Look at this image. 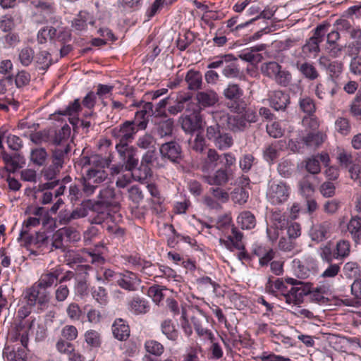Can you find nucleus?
<instances>
[{"instance_id":"obj_34","label":"nucleus","mask_w":361,"mask_h":361,"mask_svg":"<svg viewBox=\"0 0 361 361\" xmlns=\"http://www.w3.org/2000/svg\"><path fill=\"white\" fill-rule=\"evenodd\" d=\"M212 113L209 114V118L204 121V124H209V120L211 119L213 124H210L207 128V137L210 140H214L217 136L221 133L220 128H225L223 125H219L218 122L216 121L212 117Z\"/></svg>"},{"instance_id":"obj_61","label":"nucleus","mask_w":361,"mask_h":361,"mask_svg":"<svg viewBox=\"0 0 361 361\" xmlns=\"http://www.w3.org/2000/svg\"><path fill=\"white\" fill-rule=\"evenodd\" d=\"M210 192L216 200H218L220 205L227 202L229 200L228 192L221 188H212L210 189Z\"/></svg>"},{"instance_id":"obj_30","label":"nucleus","mask_w":361,"mask_h":361,"mask_svg":"<svg viewBox=\"0 0 361 361\" xmlns=\"http://www.w3.org/2000/svg\"><path fill=\"white\" fill-rule=\"evenodd\" d=\"M161 332L169 340L172 341H176L178 340L179 336L178 331L171 320L167 319L164 321L161 324Z\"/></svg>"},{"instance_id":"obj_47","label":"nucleus","mask_w":361,"mask_h":361,"mask_svg":"<svg viewBox=\"0 0 361 361\" xmlns=\"http://www.w3.org/2000/svg\"><path fill=\"white\" fill-rule=\"evenodd\" d=\"M274 14V11L271 8H265L263 11L261 10L260 13L256 17L250 19V20L246 21L245 23H242L238 24V25L235 27L236 30H241L248 26L254 21L257 20L259 18H265L270 19Z\"/></svg>"},{"instance_id":"obj_3","label":"nucleus","mask_w":361,"mask_h":361,"mask_svg":"<svg viewBox=\"0 0 361 361\" xmlns=\"http://www.w3.org/2000/svg\"><path fill=\"white\" fill-rule=\"evenodd\" d=\"M290 187L281 180H271L269 182L266 192V198L272 205L284 204L289 198Z\"/></svg>"},{"instance_id":"obj_44","label":"nucleus","mask_w":361,"mask_h":361,"mask_svg":"<svg viewBox=\"0 0 361 361\" xmlns=\"http://www.w3.org/2000/svg\"><path fill=\"white\" fill-rule=\"evenodd\" d=\"M83 164L84 166H90V168H102L104 169L105 161L101 156L98 154H92L90 157H85L83 158Z\"/></svg>"},{"instance_id":"obj_31","label":"nucleus","mask_w":361,"mask_h":361,"mask_svg":"<svg viewBox=\"0 0 361 361\" xmlns=\"http://www.w3.org/2000/svg\"><path fill=\"white\" fill-rule=\"evenodd\" d=\"M130 310L135 314H145L149 310L147 302L140 298H134L130 303Z\"/></svg>"},{"instance_id":"obj_21","label":"nucleus","mask_w":361,"mask_h":361,"mask_svg":"<svg viewBox=\"0 0 361 361\" xmlns=\"http://www.w3.org/2000/svg\"><path fill=\"white\" fill-rule=\"evenodd\" d=\"M222 74L227 78L242 79L243 78V73L240 71L237 59L233 55V59L226 63Z\"/></svg>"},{"instance_id":"obj_29","label":"nucleus","mask_w":361,"mask_h":361,"mask_svg":"<svg viewBox=\"0 0 361 361\" xmlns=\"http://www.w3.org/2000/svg\"><path fill=\"white\" fill-rule=\"evenodd\" d=\"M326 135L322 133H309L302 140L306 146L312 148L319 147L325 140Z\"/></svg>"},{"instance_id":"obj_14","label":"nucleus","mask_w":361,"mask_h":361,"mask_svg":"<svg viewBox=\"0 0 361 361\" xmlns=\"http://www.w3.org/2000/svg\"><path fill=\"white\" fill-rule=\"evenodd\" d=\"M268 99L271 107L276 111L284 110L290 102L288 94L281 90L271 92Z\"/></svg>"},{"instance_id":"obj_55","label":"nucleus","mask_w":361,"mask_h":361,"mask_svg":"<svg viewBox=\"0 0 361 361\" xmlns=\"http://www.w3.org/2000/svg\"><path fill=\"white\" fill-rule=\"evenodd\" d=\"M86 343L94 348L99 347L101 344L99 334L95 330H88L85 334Z\"/></svg>"},{"instance_id":"obj_15","label":"nucleus","mask_w":361,"mask_h":361,"mask_svg":"<svg viewBox=\"0 0 361 361\" xmlns=\"http://www.w3.org/2000/svg\"><path fill=\"white\" fill-rule=\"evenodd\" d=\"M160 153L162 157L168 158L171 161L176 162L180 158L181 149L177 142H169L161 145Z\"/></svg>"},{"instance_id":"obj_54","label":"nucleus","mask_w":361,"mask_h":361,"mask_svg":"<svg viewBox=\"0 0 361 361\" xmlns=\"http://www.w3.org/2000/svg\"><path fill=\"white\" fill-rule=\"evenodd\" d=\"M249 197V194L244 188H236L232 193V200L235 204L240 205L244 204L247 202Z\"/></svg>"},{"instance_id":"obj_64","label":"nucleus","mask_w":361,"mask_h":361,"mask_svg":"<svg viewBox=\"0 0 361 361\" xmlns=\"http://www.w3.org/2000/svg\"><path fill=\"white\" fill-rule=\"evenodd\" d=\"M47 152L42 149H35L31 152V160L37 165H42L47 159Z\"/></svg>"},{"instance_id":"obj_48","label":"nucleus","mask_w":361,"mask_h":361,"mask_svg":"<svg viewBox=\"0 0 361 361\" xmlns=\"http://www.w3.org/2000/svg\"><path fill=\"white\" fill-rule=\"evenodd\" d=\"M56 35V30L52 27H43L38 32L37 41L40 44L47 42L48 39H52Z\"/></svg>"},{"instance_id":"obj_52","label":"nucleus","mask_w":361,"mask_h":361,"mask_svg":"<svg viewBox=\"0 0 361 361\" xmlns=\"http://www.w3.org/2000/svg\"><path fill=\"white\" fill-rule=\"evenodd\" d=\"M288 221L286 216L280 212L276 211L272 213L270 225L276 226V228H285L288 226Z\"/></svg>"},{"instance_id":"obj_16","label":"nucleus","mask_w":361,"mask_h":361,"mask_svg":"<svg viewBox=\"0 0 361 361\" xmlns=\"http://www.w3.org/2000/svg\"><path fill=\"white\" fill-rule=\"evenodd\" d=\"M331 228V224L329 221H324L321 224L312 226L310 235L312 240L321 242L329 237Z\"/></svg>"},{"instance_id":"obj_2","label":"nucleus","mask_w":361,"mask_h":361,"mask_svg":"<svg viewBox=\"0 0 361 361\" xmlns=\"http://www.w3.org/2000/svg\"><path fill=\"white\" fill-rule=\"evenodd\" d=\"M226 226L231 228L232 235H228L226 239L220 238V245L230 251H233L234 249L238 250L240 251L238 254V259L240 261L248 260L249 255L245 250V246L242 242L243 233L231 224V221L229 219L226 220Z\"/></svg>"},{"instance_id":"obj_42","label":"nucleus","mask_w":361,"mask_h":361,"mask_svg":"<svg viewBox=\"0 0 361 361\" xmlns=\"http://www.w3.org/2000/svg\"><path fill=\"white\" fill-rule=\"evenodd\" d=\"M319 50V43L316 42V39H312L311 38L302 47V52L310 58L316 57Z\"/></svg>"},{"instance_id":"obj_37","label":"nucleus","mask_w":361,"mask_h":361,"mask_svg":"<svg viewBox=\"0 0 361 361\" xmlns=\"http://www.w3.org/2000/svg\"><path fill=\"white\" fill-rule=\"evenodd\" d=\"M238 57L243 61L251 63H259L263 59L261 54L254 53L250 47L242 50L238 54Z\"/></svg>"},{"instance_id":"obj_24","label":"nucleus","mask_w":361,"mask_h":361,"mask_svg":"<svg viewBox=\"0 0 361 361\" xmlns=\"http://www.w3.org/2000/svg\"><path fill=\"white\" fill-rule=\"evenodd\" d=\"M185 81L190 90H197L202 86V75L200 71L190 70L186 74Z\"/></svg>"},{"instance_id":"obj_33","label":"nucleus","mask_w":361,"mask_h":361,"mask_svg":"<svg viewBox=\"0 0 361 361\" xmlns=\"http://www.w3.org/2000/svg\"><path fill=\"white\" fill-rule=\"evenodd\" d=\"M32 4L38 12L44 15H50L55 11L54 3L52 0H38Z\"/></svg>"},{"instance_id":"obj_7","label":"nucleus","mask_w":361,"mask_h":361,"mask_svg":"<svg viewBox=\"0 0 361 361\" xmlns=\"http://www.w3.org/2000/svg\"><path fill=\"white\" fill-rule=\"evenodd\" d=\"M68 128H63L54 139V143L57 145V147L53 152L52 164L58 166L59 169L62 167L63 164L64 156L71 150L68 140L66 139V132L68 133Z\"/></svg>"},{"instance_id":"obj_58","label":"nucleus","mask_w":361,"mask_h":361,"mask_svg":"<svg viewBox=\"0 0 361 361\" xmlns=\"http://www.w3.org/2000/svg\"><path fill=\"white\" fill-rule=\"evenodd\" d=\"M37 63L39 66V68L42 70L47 69L51 64V59L50 54L47 51H42L37 55Z\"/></svg>"},{"instance_id":"obj_10","label":"nucleus","mask_w":361,"mask_h":361,"mask_svg":"<svg viewBox=\"0 0 361 361\" xmlns=\"http://www.w3.org/2000/svg\"><path fill=\"white\" fill-rule=\"evenodd\" d=\"M223 94L226 99L234 102V104L228 106L229 109L238 113L243 112L244 108L237 104L243 95V90L238 85L229 83L224 89Z\"/></svg>"},{"instance_id":"obj_50","label":"nucleus","mask_w":361,"mask_h":361,"mask_svg":"<svg viewBox=\"0 0 361 361\" xmlns=\"http://www.w3.org/2000/svg\"><path fill=\"white\" fill-rule=\"evenodd\" d=\"M34 59V51L30 47H25L20 50L18 60L24 66H27L32 62Z\"/></svg>"},{"instance_id":"obj_40","label":"nucleus","mask_w":361,"mask_h":361,"mask_svg":"<svg viewBox=\"0 0 361 361\" xmlns=\"http://www.w3.org/2000/svg\"><path fill=\"white\" fill-rule=\"evenodd\" d=\"M336 259L347 257L350 252V243L347 240H341L337 242L336 247Z\"/></svg>"},{"instance_id":"obj_43","label":"nucleus","mask_w":361,"mask_h":361,"mask_svg":"<svg viewBox=\"0 0 361 361\" xmlns=\"http://www.w3.org/2000/svg\"><path fill=\"white\" fill-rule=\"evenodd\" d=\"M145 348L147 353L155 356H160L164 350L163 345L155 340L146 341Z\"/></svg>"},{"instance_id":"obj_56","label":"nucleus","mask_w":361,"mask_h":361,"mask_svg":"<svg viewBox=\"0 0 361 361\" xmlns=\"http://www.w3.org/2000/svg\"><path fill=\"white\" fill-rule=\"evenodd\" d=\"M80 109L81 104L80 100L79 99H76L73 102L67 106L64 110H59L58 114L64 116H75L80 111Z\"/></svg>"},{"instance_id":"obj_49","label":"nucleus","mask_w":361,"mask_h":361,"mask_svg":"<svg viewBox=\"0 0 361 361\" xmlns=\"http://www.w3.org/2000/svg\"><path fill=\"white\" fill-rule=\"evenodd\" d=\"M115 197L114 189L106 187L99 191L98 195L99 202L104 204H110Z\"/></svg>"},{"instance_id":"obj_22","label":"nucleus","mask_w":361,"mask_h":361,"mask_svg":"<svg viewBox=\"0 0 361 361\" xmlns=\"http://www.w3.org/2000/svg\"><path fill=\"white\" fill-rule=\"evenodd\" d=\"M88 24H94L92 17L86 11H80L73 20L72 27L78 31H84Z\"/></svg>"},{"instance_id":"obj_6","label":"nucleus","mask_w":361,"mask_h":361,"mask_svg":"<svg viewBox=\"0 0 361 361\" xmlns=\"http://www.w3.org/2000/svg\"><path fill=\"white\" fill-rule=\"evenodd\" d=\"M137 130L133 121H126L111 130V137L116 141V145L129 144L135 138Z\"/></svg>"},{"instance_id":"obj_9","label":"nucleus","mask_w":361,"mask_h":361,"mask_svg":"<svg viewBox=\"0 0 361 361\" xmlns=\"http://www.w3.org/2000/svg\"><path fill=\"white\" fill-rule=\"evenodd\" d=\"M181 127L188 133H193L203 128V121L200 114V109L195 110L190 114H186L180 118Z\"/></svg>"},{"instance_id":"obj_12","label":"nucleus","mask_w":361,"mask_h":361,"mask_svg":"<svg viewBox=\"0 0 361 361\" xmlns=\"http://www.w3.org/2000/svg\"><path fill=\"white\" fill-rule=\"evenodd\" d=\"M63 271L61 266H56L44 272L35 283L43 289L47 290L53 285L56 284L59 278L63 274Z\"/></svg>"},{"instance_id":"obj_8","label":"nucleus","mask_w":361,"mask_h":361,"mask_svg":"<svg viewBox=\"0 0 361 361\" xmlns=\"http://www.w3.org/2000/svg\"><path fill=\"white\" fill-rule=\"evenodd\" d=\"M39 224L40 219L39 217H29L27 220L24 221L20 232V238L24 239L29 244H38L44 242L46 239V235L44 233H36L35 236L29 234L30 228L39 226Z\"/></svg>"},{"instance_id":"obj_32","label":"nucleus","mask_w":361,"mask_h":361,"mask_svg":"<svg viewBox=\"0 0 361 361\" xmlns=\"http://www.w3.org/2000/svg\"><path fill=\"white\" fill-rule=\"evenodd\" d=\"M302 288L308 290L306 295H309L312 301L317 302H324L325 300L324 294L326 293L325 288L323 286L317 287L311 289L310 286L307 284H302Z\"/></svg>"},{"instance_id":"obj_53","label":"nucleus","mask_w":361,"mask_h":361,"mask_svg":"<svg viewBox=\"0 0 361 361\" xmlns=\"http://www.w3.org/2000/svg\"><path fill=\"white\" fill-rule=\"evenodd\" d=\"M299 104L301 110L308 115H312L316 110L314 100L310 97H306L300 99Z\"/></svg>"},{"instance_id":"obj_38","label":"nucleus","mask_w":361,"mask_h":361,"mask_svg":"<svg viewBox=\"0 0 361 361\" xmlns=\"http://www.w3.org/2000/svg\"><path fill=\"white\" fill-rule=\"evenodd\" d=\"M91 295L99 305H106L108 302V294L106 290L102 286H93L91 288Z\"/></svg>"},{"instance_id":"obj_28","label":"nucleus","mask_w":361,"mask_h":361,"mask_svg":"<svg viewBox=\"0 0 361 361\" xmlns=\"http://www.w3.org/2000/svg\"><path fill=\"white\" fill-rule=\"evenodd\" d=\"M237 222L243 229H252L256 225L255 217L250 211L242 212L237 218Z\"/></svg>"},{"instance_id":"obj_17","label":"nucleus","mask_w":361,"mask_h":361,"mask_svg":"<svg viewBox=\"0 0 361 361\" xmlns=\"http://www.w3.org/2000/svg\"><path fill=\"white\" fill-rule=\"evenodd\" d=\"M346 230L355 244L361 243V217L358 215L352 216L346 225Z\"/></svg>"},{"instance_id":"obj_5","label":"nucleus","mask_w":361,"mask_h":361,"mask_svg":"<svg viewBox=\"0 0 361 361\" xmlns=\"http://www.w3.org/2000/svg\"><path fill=\"white\" fill-rule=\"evenodd\" d=\"M23 294L27 305L30 307L39 305L43 308L47 307L49 302V292L39 287L36 283L26 288Z\"/></svg>"},{"instance_id":"obj_45","label":"nucleus","mask_w":361,"mask_h":361,"mask_svg":"<svg viewBox=\"0 0 361 361\" xmlns=\"http://www.w3.org/2000/svg\"><path fill=\"white\" fill-rule=\"evenodd\" d=\"M155 140L149 134H145L142 136H140L137 141V145L140 148L147 150H155Z\"/></svg>"},{"instance_id":"obj_36","label":"nucleus","mask_w":361,"mask_h":361,"mask_svg":"<svg viewBox=\"0 0 361 361\" xmlns=\"http://www.w3.org/2000/svg\"><path fill=\"white\" fill-rule=\"evenodd\" d=\"M197 288L205 293H214L217 284L208 276H203L197 279Z\"/></svg>"},{"instance_id":"obj_25","label":"nucleus","mask_w":361,"mask_h":361,"mask_svg":"<svg viewBox=\"0 0 361 361\" xmlns=\"http://www.w3.org/2000/svg\"><path fill=\"white\" fill-rule=\"evenodd\" d=\"M57 185V181H51L39 185V190L42 192V197L40 198V202L42 204L51 203L53 199L54 192L49 191V190L53 189Z\"/></svg>"},{"instance_id":"obj_27","label":"nucleus","mask_w":361,"mask_h":361,"mask_svg":"<svg viewBox=\"0 0 361 361\" xmlns=\"http://www.w3.org/2000/svg\"><path fill=\"white\" fill-rule=\"evenodd\" d=\"M87 178H90L93 184L97 185L102 183L107 178V173L104 169L102 168H89L87 170L86 175L85 176Z\"/></svg>"},{"instance_id":"obj_1","label":"nucleus","mask_w":361,"mask_h":361,"mask_svg":"<svg viewBox=\"0 0 361 361\" xmlns=\"http://www.w3.org/2000/svg\"><path fill=\"white\" fill-rule=\"evenodd\" d=\"M29 328L22 322L17 324L8 332V340L14 343L4 348V355L8 361H26L29 341Z\"/></svg>"},{"instance_id":"obj_26","label":"nucleus","mask_w":361,"mask_h":361,"mask_svg":"<svg viewBox=\"0 0 361 361\" xmlns=\"http://www.w3.org/2000/svg\"><path fill=\"white\" fill-rule=\"evenodd\" d=\"M311 265L312 269H314L312 271L309 268L302 264L299 259H294L293 261V267L294 268L296 275L299 278L302 279L308 278L312 273L314 274L316 271L317 269L315 262L312 261Z\"/></svg>"},{"instance_id":"obj_23","label":"nucleus","mask_w":361,"mask_h":361,"mask_svg":"<svg viewBox=\"0 0 361 361\" xmlns=\"http://www.w3.org/2000/svg\"><path fill=\"white\" fill-rule=\"evenodd\" d=\"M286 146V142L279 140L274 142L266 147L264 151V159L269 162L274 161L279 155V150H281Z\"/></svg>"},{"instance_id":"obj_18","label":"nucleus","mask_w":361,"mask_h":361,"mask_svg":"<svg viewBox=\"0 0 361 361\" xmlns=\"http://www.w3.org/2000/svg\"><path fill=\"white\" fill-rule=\"evenodd\" d=\"M196 99L199 105L202 107L212 106L219 101L217 93L212 90L199 92Z\"/></svg>"},{"instance_id":"obj_13","label":"nucleus","mask_w":361,"mask_h":361,"mask_svg":"<svg viewBox=\"0 0 361 361\" xmlns=\"http://www.w3.org/2000/svg\"><path fill=\"white\" fill-rule=\"evenodd\" d=\"M140 282V279L135 274L127 271L119 274L116 283L121 288L133 291L137 288Z\"/></svg>"},{"instance_id":"obj_62","label":"nucleus","mask_w":361,"mask_h":361,"mask_svg":"<svg viewBox=\"0 0 361 361\" xmlns=\"http://www.w3.org/2000/svg\"><path fill=\"white\" fill-rule=\"evenodd\" d=\"M267 132L271 137L278 138L283 135L284 130L279 122L274 121L267 125Z\"/></svg>"},{"instance_id":"obj_63","label":"nucleus","mask_w":361,"mask_h":361,"mask_svg":"<svg viewBox=\"0 0 361 361\" xmlns=\"http://www.w3.org/2000/svg\"><path fill=\"white\" fill-rule=\"evenodd\" d=\"M201 348L197 345L188 348L183 355V361H199L198 354Z\"/></svg>"},{"instance_id":"obj_41","label":"nucleus","mask_w":361,"mask_h":361,"mask_svg":"<svg viewBox=\"0 0 361 361\" xmlns=\"http://www.w3.org/2000/svg\"><path fill=\"white\" fill-rule=\"evenodd\" d=\"M215 146L221 150L230 148L233 143V138L228 133H220L214 140Z\"/></svg>"},{"instance_id":"obj_39","label":"nucleus","mask_w":361,"mask_h":361,"mask_svg":"<svg viewBox=\"0 0 361 361\" xmlns=\"http://www.w3.org/2000/svg\"><path fill=\"white\" fill-rule=\"evenodd\" d=\"M221 157L219 155L217 152L214 149H209L207 153V161L202 166V171L204 173H207L209 171L210 165L212 164V169L216 167V161Z\"/></svg>"},{"instance_id":"obj_51","label":"nucleus","mask_w":361,"mask_h":361,"mask_svg":"<svg viewBox=\"0 0 361 361\" xmlns=\"http://www.w3.org/2000/svg\"><path fill=\"white\" fill-rule=\"evenodd\" d=\"M273 80L281 86L286 87L290 82L292 76L288 71L281 67Z\"/></svg>"},{"instance_id":"obj_35","label":"nucleus","mask_w":361,"mask_h":361,"mask_svg":"<svg viewBox=\"0 0 361 361\" xmlns=\"http://www.w3.org/2000/svg\"><path fill=\"white\" fill-rule=\"evenodd\" d=\"M281 67L276 61H269L262 64L260 71L264 75L274 79Z\"/></svg>"},{"instance_id":"obj_57","label":"nucleus","mask_w":361,"mask_h":361,"mask_svg":"<svg viewBox=\"0 0 361 361\" xmlns=\"http://www.w3.org/2000/svg\"><path fill=\"white\" fill-rule=\"evenodd\" d=\"M343 272L347 278H355L360 274V267L355 262H348L343 267Z\"/></svg>"},{"instance_id":"obj_11","label":"nucleus","mask_w":361,"mask_h":361,"mask_svg":"<svg viewBox=\"0 0 361 361\" xmlns=\"http://www.w3.org/2000/svg\"><path fill=\"white\" fill-rule=\"evenodd\" d=\"M308 290L302 288V284L299 286L291 287L290 290H287L285 293L280 295V300H284L288 305H296L301 303L303 297L307 295Z\"/></svg>"},{"instance_id":"obj_20","label":"nucleus","mask_w":361,"mask_h":361,"mask_svg":"<svg viewBox=\"0 0 361 361\" xmlns=\"http://www.w3.org/2000/svg\"><path fill=\"white\" fill-rule=\"evenodd\" d=\"M114 336L119 341H126L130 336L128 324L122 319H116L112 325Z\"/></svg>"},{"instance_id":"obj_4","label":"nucleus","mask_w":361,"mask_h":361,"mask_svg":"<svg viewBox=\"0 0 361 361\" xmlns=\"http://www.w3.org/2000/svg\"><path fill=\"white\" fill-rule=\"evenodd\" d=\"M211 116L219 125H223L233 132L242 131L247 127L245 118L239 114L230 116L224 111H216L212 112Z\"/></svg>"},{"instance_id":"obj_19","label":"nucleus","mask_w":361,"mask_h":361,"mask_svg":"<svg viewBox=\"0 0 361 361\" xmlns=\"http://www.w3.org/2000/svg\"><path fill=\"white\" fill-rule=\"evenodd\" d=\"M203 180L210 185L222 186L228 181V176L226 169H219L212 175H204Z\"/></svg>"},{"instance_id":"obj_46","label":"nucleus","mask_w":361,"mask_h":361,"mask_svg":"<svg viewBox=\"0 0 361 361\" xmlns=\"http://www.w3.org/2000/svg\"><path fill=\"white\" fill-rule=\"evenodd\" d=\"M2 159L6 165L7 170L9 171L14 172L20 167L19 164L20 157L16 154L11 155L5 153L3 154Z\"/></svg>"},{"instance_id":"obj_59","label":"nucleus","mask_w":361,"mask_h":361,"mask_svg":"<svg viewBox=\"0 0 361 361\" xmlns=\"http://www.w3.org/2000/svg\"><path fill=\"white\" fill-rule=\"evenodd\" d=\"M300 72L307 78L314 80L319 76L315 67L309 63H302L300 67Z\"/></svg>"},{"instance_id":"obj_60","label":"nucleus","mask_w":361,"mask_h":361,"mask_svg":"<svg viewBox=\"0 0 361 361\" xmlns=\"http://www.w3.org/2000/svg\"><path fill=\"white\" fill-rule=\"evenodd\" d=\"M135 126L139 129L144 130L147 128L148 122L147 110H140L136 112L135 116Z\"/></svg>"}]
</instances>
